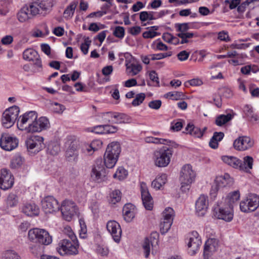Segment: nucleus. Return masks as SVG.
Segmentation results:
<instances>
[{
	"mask_svg": "<svg viewBox=\"0 0 259 259\" xmlns=\"http://www.w3.org/2000/svg\"><path fill=\"white\" fill-rule=\"evenodd\" d=\"M121 152L119 143L113 142L109 143L104 155V162L106 167L113 168L116 164Z\"/></svg>",
	"mask_w": 259,
	"mask_h": 259,
	"instance_id": "1",
	"label": "nucleus"
},
{
	"mask_svg": "<svg viewBox=\"0 0 259 259\" xmlns=\"http://www.w3.org/2000/svg\"><path fill=\"white\" fill-rule=\"evenodd\" d=\"M172 154V150L167 147L155 150L152 157L154 165L158 167L167 166L170 162Z\"/></svg>",
	"mask_w": 259,
	"mask_h": 259,
	"instance_id": "2",
	"label": "nucleus"
},
{
	"mask_svg": "<svg viewBox=\"0 0 259 259\" xmlns=\"http://www.w3.org/2000/svg\"><path fill=\"white\" fill-rule=\"evenodd\" d=\"M196 174L190 164H185L181 168L180 175L181 189L186 192L190 188L191 185L194 182Z\"/></svg>",
	"mask_w": 259,
	"mask_h": 259,
	"instance_id": "3",
	"label": "nucleus"
},
{
	"mask_svg": "<svg viewBox=\"0 0 259 259\" xmlns=\"http://www.w3.org/2000/svg\"><path fill=\"white\" fill-rule=\"evenodd\" d=\"M29 239L43 245H48L52 242V237L45 229L33 228L28 231Z\"/></svg>",
	"mask_w": 259,
	"mask_h": 259,
	"instance_id": "4",
	"label": "nucleus"
},
{
	"mask_svg": "<svg viewBox=\"0 0 259 259\" xmlns=\"http://www.w3.org/2000/svg\"><path fill=\"white\" fill-rule=\"evenodd\" d=\"M213 214L215 218L226 222H231L233 218V207L227 205L224 201L218 202L213 208Z\"/></svg>",
	"mask_w": 259,
	"mask_h": 259,
	"instance_id": "5",
	"label": "nucleus"
},
{
	"mask_svg": "<svg viewBox=\"0 0 259 259\" xmlns=\"http://www.w3.org/2000/svg\"><path fill=\"white\" fill-rule=\"evenodd\" d=\"M78 247L77 239H64L59 242L56 249L61 255H76L78 253Z\"/></svg>",
	"mask_w": 259,
	"mask_h": 259,
	"instance_id": "6",
	"label": "nucleus"
},
{
	"mask_svg": "<svg viewBox=\"0 0 259 259\" xmlns=\"http://www.w3.org/2000/svg\"><path fill=\"white\" fill-rule=\"evenodd\" d=\"M18 106H13L5 110L2 114V124L6 128L12 127L15 123L19 114Z\"/></svg>",
	"mask_w": 259,
	"mask_h": 259,
	"instance_id": "7",
	"label": "nucleus"
},
{
	"mask_svg": "<svg viewBox=\"0 0 259 259\" xmlns=\"http://www.w3.org/2000/svg\"><path fill=\"white\" fill-rule=\"evenodd\" d=\"M233 183V179L230 177L228 174L217 176L210 191L211 197L214 199L217 196V192L219 189L231 186Z\"/></svg>",
	"mask_w": 259,
	"mask_h": 259,
	"instance_id": "8",
	"label": "nucleus"
},
{
	"mask_svg": "<svg viewBox=\"0 0 259 259\" xmlns=\"http://www.w3.org/2000/svg\"><path fill=\"white\" fill-rule=\"evenodd\" d=\"M36 4H30L23 6L17 13V18L21 23H24L31 19L37 15L39 10Z\"/></svg>",
	"mask_w": 259,
	"mask_h": 259,
	"instance_id": "9",
	"label": "nucleus"
},
{
	"mask_svg": "<svg viewBox=\"0 0 259 259\" xmlns=\"http://www.w3.org/2000/svg\"><path fill=\"white\" fill-rule=\"evenodd\" d=\"M37 113L34 111L27 112L20 116L17 121V126L19 130L30 133L29 127L32 125L34 120L37 118Z\"/></svg>",
	"mask_w": 259,
	"mask_h": 259,
	"instance_id": "10",
	"label": "nucleus"
},
{
	"mask_svg": "<svg viewBox=\"0 0 259 259\" xmlns=\"http://www.w3.org/2000/svg\"><path fill=\"white\" fill-rule=\"evenodd\" d=\"M60 209L63 218L67 221H70L77 212V207L75 203L69 200L63 201Z\"/></svg>",
	"mask_w": 259,
	"mask_h": 259,
	"instance_id": "11",
	"label": "nucleus"
},
{
	"mask_svg": "<svg viewBox=\"0 0 259 259\" xmlns=\"http://www.w3.org/2000/svg\"><path fill=\"white\" fill-rule=\"evenodd\" d=\"M18 139L8 133H3L0 138V146L6 151H12L17 147Z\"/></svg>",
	"mask_w": 259,
	"mask_h": 259,
	"instance_id": "12",
	"label": "nucleus"
},
{
	"mask_svg": "<svg viewBox=\"0 0 259 259\" xmlns=\"http://www.w3.org/2000/svg\"><path fill=\"white\" fill-rule=\"evenodd\" d=\"M187 243L189 253L191 255L194 254L201 244V239L197 232L192 231L188 234Z\"/></svg>",
	"mask_w": 259,
	"mask_h": 259,
	"instance_id": "13",
	"label": "nucleus"
},
{
	"mask_svg": "<svg viewBox=\"0 0 259 259\" xmlns=\"http://www.w3.org/2000/svg\"><path fill=\"white\" fill-rule=\"evenodd\" d=\"M44 139L42 137L36 135L30 136L26 141L29 151L37 153L44 147Z\"/></svg>",
	"mask_w": 259,
	"mask_h": 259,
	"instance_id": "14",
	"label": "nucleus"
},
{
	"mask_svg": "<svg viewBox=\"0 0 259 259\" xmlns=\"http://www.w3.org/2000/svg\"><path fill=\"white\" fill-rule=\"evenodd\" d=\"M14 178L9 170L3 168L0 171V188L7 190L14 185Z\"/></svg>",
	"mask_w": 259,
	"mask_h": 259,
	"instance_id": "15",
	"label": "nucleus"
},
{
	"mask_svg": "<svg viewBox=\"0 0 259 259\" xmlns=\"http://www.w3.org/2000/svg\"><path fill=\"white\" fill-rule=\"evenodd\" d=\"M106 228L113 240L116 243H119L122 234V230L119 224L115 221L110 220L107 223Z\"/></svg>",
	"mask_w": 259,
	"mask_h": 259,
	"instance_id": "16",
	"label": "nucleus"
},
{
	"mask_svg": "<svg viewBox=\"0 0 259 259\" xmlns=\"http://www.w3.org/2000/svg\"><path fill=\"white\" fill-rule=\"evenodd\" d=\"M158 234L156 232H153L151 235L146 238L143 244V248L144 251L145 256L148 257L151 247H156L158 243Z\"/></svg>",
	"mask_w": 259,
	"mask_h": 259,
	"instance_id": "17",
	"label": "nucleus"
},
{
	"mask_svg": "<svg viewBox=\"0 0 259 259\" xmlns=\"http://www.w3.org/2000/svg\"><path fill=\"white\" fill-rule=\"evenodd\" d=\"M140 190L143 204L145 208L147 210H152L153 207V200L145 183H140Z\"/></svg>",
	"mask_w": 259,
	"mask_h": 259,
	"instance_id": "18",
	"label": "nucleus"
},
{
	"mask_svg": "<svg viewBox=\"0 0 259 259\" xmlns=\"http://www.w3.org/2000/svg\"><path fill=\"white\" fill-rule=\"evenodd\" d=\"M41 203L42 208L46 213H53L60 209L58 201L53 196L45 197Z\"/></svg>",
	"mask_w": 259,
	"mask_h": 259,
	"instance_id": "19",
	"label": "nucleus"
},
{
	"mask_svg": "<svg viewBox=\"0 0 259 259\" xmlns=\"http://www.w3.org/2000/svg\"><path fill=\"white\" fill-rule=\"evenodd\" d=\"M253 144V141L249 137L241 136L234 141L233 146L237 150L245 151L252 147Z\"/></svg>",
	"mask_w": 259,
	"mask_h": 259,
	"instance_id": "20",
	"label": "nucleus"
},
{
	"mask_svg": "<svg viewBox=\"0 0 259 259\" xmlns=\"http://www.w3.org/2000/svg\"><path fill=\"white\" fill-rule=\"evenodd\" d=\"M50 122L46 117H40L34 120L32 125H30L29 131L30 133H39L49 128Z\"/></svg>",
	"mask_w": 259,
	"mask_h": 259,
	"instance_id": "21",
	"label": "nucleus"
},
{
	"mask_svg": "<svg viewBox=\"0 0 259 259\" xmlns=\"http://www.w3.org/2000/svg\"><path fill=\"white\" fill-rule=\"evenodd\" d=\"M208 206L207 197L201 195L195 202V211L197 215L204 216L207 212Z\"/></svg>",
	"mask_w": 259,
	"mask_h": 259,
	"instance_id": "22",
	"label": "nucleus"
},
{
	"mask_svg": "<svg viewBox=\"0 0 259 259\" xmlns=\"http://www.w3.org/2000/svg\"><path fill=\"white\" fill-rule=\"evenodd\" d=\"M105 170L103 166L100 164H96L93 166L91 178L92 181L96 183H101L104 180Z\"/></svg>",
	"mask_w": 259,
	"mask_h": 259,
	"instance_id": "23",
	"label": "nucleus"
},
{
	"mask_svg": "<svg viewBox=\"0 0 259 259\" xmlns=\"http://www.w3.org/2000/svg\"><path fill=\"white\" fill-rule=\"evenodd\" d=\"M122 211L124 220L127 222H131L135 218L136 207L131 203L126 204L123 207Z\"/></svg>",
	"mask_w": 259,
	"mask_h": 259,
	"instance_id": "24",
	"label": "nucleus"
},
{
	"mask_svg": "<svg viewBox=\"0 0 259 259\" xmlns=\"http://www.w3.org/2000/svg\"><path fill=\"white\" fill-rule=\"evenodd\" d=\"M102 145V142L101 140H93L90 144H84L82 146V150L86 154L91 155L95 151L100 148Z\"/></svg>",
	"mask_w": 259,
	"mask_h": 259,
	"instance_id": "25",
	"label": "nucleus"
},
{
	"mask_svg": "<svg viewBox=\"0 0 259 259\" xmlns=\"http://www.w3.org/2000/svg\"><path fill=\"white\" fill-rule=\"evenodd\" d=\"M219 248V241L215 238H209L205 242L204 249V255H208L209 253H213Z\"/></svg>",
	"mask_w": 259,
	"mask_h": 259,
	"instance_id": "26",
	"label": "nucleus"
},
{
	"mask_svg": "<svg viewBox=\"0 0 259 259\" xmlns=\"http://www.w3.org/2000/svg\"><path fill=\"white\" fill-rule=\"evenodd\" d=\"M22 211L28 216L37 215L39 213L38 207L33 203H27L22 207Z\"/></svg>",
	"mask_w": 259,
	"mask_h": 259,
	"instance_id": "27",
	"label": "nucleus"
},
{
	"mask_svg": "<svg viewBox=\"0 0 259 259\" xmlns=\"http://www.w3.org/2000/svg\"><path fill=\"white\" fill-rule=\"evenodd\" d=\"M167 181V176L165 174H160L158 175L155 179L152 181V187L156 189L159 190L166 183Z\"/></svg>",
	"mask_w": 259,
	"mask_h": 259,
	"instance_id": "28",
	"label": "nucleus"
},
{
	"mask_svg": "<svg viewBox=\"0 0 259 259\" xmlns=\"http://www.w3.org/2000/svg\"><path fill=\"white\" fill-rule=\"evenodd\" d=\"M19 202L18 196L15 193H10L5 200L7 208H13L16 207Z\"/></svg>",
	"mask_w": 259,
	"mask_h": 259,
	"instance_id": "29",
	"label": "nucleus"
},
{
	"mask_svg": "<svg viewBox=\"0 0 259 259\" xmlns=\"http://www.w3.org/2000/svg\"><path fill=\"white\" fill-rule=\"evenodd\" d=\"M127 73L131 76L138 74L142 69L141 65L137 63H127L125 64Z\"/></svg>",
	"mask_w": 259,
	"mask_h": 259,
	"instance_id": "30",
	"label": "nucleus"
},
{
	"mask_svg": "<svg viewBox=\"0 0 259 259\" xmlns=\"http://www.w3.org/2000/svg\"><path fill=\"white\" fill-rule=\"evenodd\" d=\"M224 137V134L223 132H214L213 136L210 139L209 143V146L214 149L218 147L219 142L222 141Z\"/></svg>",
	"mask_w": 259,
	"mask_h": 259,
	"instance_id": "31",
	"label": "nucleus"
},
{
	"mask_svg": "<svg viewBox=\"0 0 259 259\" xmlns=\"http://www.w3.org/2000/svg\"><path fill=\"white\" fill-rule=\"evenodd\" d=\"M32 4H36L37 5L36 8L43 11L51 10L54 5L53 0H39L38 2Z\"/></svg>",
	"mask_w": 259,
	"mask_h": 259,
	"instance_id": "32",
	"label": "nucleus"
},
{
	"mask_svg": "<svg viewBox=\"0 0 259 259\" xmlns=\"http://www.w3.org/2000/svg\"><path fill=\"white\" fill-rule=\"evenodd\" d=\"M185 131L187 134H189L196 138L201 137L203 134V132L199 128L194 126L193 124L191 123L187 124L185 128Z\"/></svg>",
	"mask_w": 259,
	"mask_h": 259,
	"instance_id": "33",
	"label": "nucleus"
},
{
	"mask_svg": "<svg viewBox=\"0 0 259 259\" xmlns=\"http://www.w3.org/2000/svg\"><path fill=\"white\" fill-rule=\"evenodd\" d=\"M222 160L226 164L235 168L241 166V161L234 156H223L222 157Z\"/></svg>",
	"mask_w": 259,
	"mask_h": 259,
	"instance_id": "34",
	"label": "nucleus"
},
{
	"mask_svg": "<svg viewBox=\"0 0 259 259\" xmlns=\"http://www.w3.org/2000/svg\"><path fill=\"white\" fill-rule=\"evenodd\" d=\"M77 4L78 2L74 1L72 2L69 5L66 7L63 13L64 17L65 19H70L73 17Z\"/></svg>",
	"mask_w": 259,
	"mask_h": 259,
	"instance_id": "35",
	"label": "nucleus"
},
{
	"mask_svg": "<svg viewBox=\"0 0 259 259\" xmlns=\"http://www.w3.org/2000/svg\"><path fill=\"white\" fill-rule=\"evenodd\" d=\"M39 56L37 52L33 49L28 48L26 49L23 53V58L24 60L28 61H34Z\"/></svg>",
	"mask_w": 259,
	"mask_h": 259,
	"instance_id": "36",
	"label": "nucleus"
},
{
	"mask_svg": "<svg viewBox=\"0 0 259 259\" xmlns=\"http://www.w3.org/2000/svg\"><path fill=\"white\" fill-rule=\"evenodd\" d=\"M240 198V193L239 191H235L230 193L225 198L224 202H226L227 205L233 207V204L237 202Z\"/></svg>",
	"mask_w": 259,
	"mask_h": 259,
	"instance_id": "37",
	"label": "nucleus"
},
{
	"mask_svg": "<svg viewBox=\"0 0 259 259\" xmlns=\"http://www.w3.org/2000/svg\"><path fill=\"white\" fill-rule=\"evenodd\" d=\"M246 199L250 204L251 210H255L259 206V196L255 194H249Z\"/></svg>",
	"mask_w": 259,
	"mask_h": 259,
	"instance_id": "38",
	"label": "nucleus"
},
{
	"mask_svg": "<svg viewBox=\"0 0 259 259\" xmlns=\"http://www.w3.org/2000/svg\"><path fill=\"white\" fill-rule=\"evenodd\" d=\"M113 123H124L130 122V118L124 113L114 112Z\"/></svg>",
	"mask_w": 259,
	"mask_h": 259,
	"instance_id": "39",
	"label": "nucleus"
},
{
	"mask_svg": "<svg viewBox=\"0 0 259 259\" xmlns=\"http://www.w3.org/2000/svg\"><path fill=\"white\" fill-rule=\"evenodd\" d=\"M233 117V115L231 113L220 115L216 117L215 124L218 126H222L231 120Z\"/></svg>",
	"mask_w": 259,
	"mask_h": 259,
	"instance_id": "40",
	"label": "nucleus"
},
{
	"mask_svg": "<svg viewBox=\"0 0 259 259\" xmlns=\"http://www.w3.org/2000/svg\"><path fill=\"white\" fill-rule=\"evenodd\" d=\"M140 19L142 22L156 19L155 12L152 11H143L140 13Z\"/></svg>",
	"mask_w": 259,
	"mask_h": 259,
	"instance_id": "41",
	"label": "nucleus"
},
{
	"mask_svg": "<svg viewBox=\"0 0 259 259\" xmlns=\"http://www.w3.org/2000/svg\"><path fill=\"white\" fill-rule=\"evenodd\" d=\"M164 96L168 99L173 100H183L185 98V95L181 92H169L167 93Z\"/></svg>",
	"mask_w": 259,
	"mask_h": 259,
	"instance_id": "42",
	"label": "nucleus"
},
{
	"mask_svg": "<svg viewBox=\"0 0 259 259\" xmlns=\"http://www.w3.org/2000/svg\"><path fill=\"white\" fill-rule=\"evenodd\" d=\"M161 216V219H164V220L173 221L175 217V211L171 207H167L163 211Z\"/></svg>",
	"mask_w": 259,
	"mask_h": 259,
	"instance_id": "43",
	"label": "nucleus"
},
{
	"mask_svg": "<svg viewBox=\"0 0 259 259\" xmlns=\"http://www.w3.org/2000/svg\"><path fill=\"white\" fill-rule=\"evenodd\" d=\"M173 221L169 220H164L161 219L160 223V230L161 234H164L168 232L170 229Z\"/></svg>",
	"mask_w": 259,
	"mask_h": 259,
	"instance_id": "44",
	"label": "nucleus"
},
{
	"mask_svg": "<svg viewBox=\"0 0 259 259\" xmlns=\"http://www.w3.org/2000/svg\"><path fill=\"white\" fill-rule=\"evenodd\" d=\"M121 198V192L119 190H114L110 194V203L115 204L120 201Z\"/></svg>",
	"mask_w": 259,
	"mask_h": 259,
	"instance_id": "45",
	"label": "nucleus"
},
{
	"mask_svg": "<svg viewBox=\"0 0 259 259\" xmlns=\"http://www.w3.org/2000/svg\"><path fill=\"white\" fill-rule=\"evenodd\" d=\"M127 174V171L125 168L122 167H119L117 169L113 175V177L119 180H122L126 178Z\"/></svg>",
	"mask_w": 259,
	"mask_h": 259,
	"instance_id": "46",
	"label": "nucleus"
},
{
	"mask_svg": "<svg viewBox=\"0 0 259 259\" xmlns=\"http://www.w3.org/2000/svg\"><path fill=\"white\" fill-rule=\"evenodd\" d=\"M48 150L51 155H56L60 151V146L57 142H51L48 145Z\"/></svg>",
	"mask_w": 259,
	"mask_h": 259,
	"instance_id": "47",
	"label": "nucleus"
},
{
	"mask_svg": "<svg viewBox=\"0 0 259 259\" xmlns=\"http://www.w3.org/2000/svg\"><path fill=\"white\" fill-rule=\"evenodd\" d=\"M243 112L249 119L257 120L256 115L253 113L252 107L248 105H246L243 107Z\"/></svg>",
	"mask_w": 259,
	"mask_h": 259,
	"instance_id": "48",
	"label": "nucleus"
},
{
	"mask_svg": "<svg viewBox=\"0 0 259 259\" xmlns=\"http://www.w3.org/2000/svg\"><path fill=\"white\" fill-rule=\"evenodd\" d=\"M145 98L146 95L145 93H141L137 94L132 102V105L134 107L139 106L143 102Z\"/></svg>",
	"mask_w": 259,
	"mask_h": 259,
	"instance_id": "49",
	"label": "nucleus"
},
{
	"mask_svg": "<svg viewBox=\"0 0 259 259\" xmlns=\"http://www.w3.org/2000/svg\"><path fill=\"white\" fill-rule=\"evenodd\" d=\"M2 259H21V258L15 251L9 250L3 253Z\"/></svg>",
	"mask_w": 259,
	"mask_h": 259,
	"instance_id": "50",
	"label": "nucleus"
},
{
	"mask_svg": "<svg viewBox=\"0 0 259 259\" xmlns=\"http://www.w3.org/2000/svg\"><path fill=\"white\" fill-rule=\"evenodd\" d=\"M23 163V159L20 155H16L12 158L11 165L12 168H16L20 167Z\"/></svg>",
	"mask_w": 259,
	"mask_h": 259,
	"instance_id": "51",
	"label": "nucleus"
},
{
	"mask_svg": "<svg viewBox=\"0 0 259 259\" xmlns=\"http://www.w3.org/2000/svg\"><path fill=\"white\" fill-rule=\"evenodd\" d=\"M77 156V151L76 148L73 146H70L69 148L66 150V157L71 160L75 159Z\"/></svg>",
	"mask_w": 259,
	"mask_h": 259,
	"instance_id": "52",
	"label": "nucleus"
},
{
	"mask_svg": "<svg viewBox=\"0 0 259 259\" xmlns=\"http://www.w3.org/2000/svg\"><path fill=\"white\" fill-rule=\"evenodd\" d=\"M114 112H108L103 113L101 115L102 120L105 123H113Z\"/></svg>",
	"mask_w": 259,
	"mask_h": 259,
	"instance_id": "53",
	"label": "nucleus"
},
{
	"mask_svg": "<svg viewBox=\"0 0 259 259\" xmlns=\"http://www.w3.org/2000/svg\"><path fill=\"white\" fill-rule=\"evenodd\" d=\"M250 204L249 203V201L246 198L245 200L241 201L240 203V208L241 211L243 212H249L250 211H252L251 210L250 208Z\"/></svg>",
	"mask_w": 259,
	"mask_h": 259,
	"instance_id": "54",
	"label": "nucleus"
},
{
	"mask_svg": "<svg viewBox=\"0 0 259 259\" xmlns=\"http://www.w3.org/2000/svg\"><path fill=\"white\" fill-rule=\"evenodd\" d=\"M113 35L120 39H122L124 37L125 35L124 28L122 26H116L113 32Z\"/></svg>",
	"mask_w": 259,
	"mask_h": 259,
	"instance_id": "55",
	"label": "nucleus"
},
{
	"mask_svg": "<svg viewBox=\"0 0 259 259\" xmlns=\"http://www.w3.org/2000/svg\"><path fill=\"white\" fill-rule=\"evenodd\" d=\"M63 232L66 236H68L70 240L77 239L74 232L70 226H65L63 230Z\"/></svg>",
	"mask_w": 259,
	"mask_h": 259,
	"instance_id": "56",
	"label": "nucleus"
},
{
	"mask_svg": "<svg viewBox=\"0 0 259 259\" xmlns=\"http://www.w3.org/2000/svg\"><path fill=\"white\" fill-rule=\"evenodd\" d=\"M91 44V40L88 37L85 38L84 42L81 45L80 50L84 55H87L88 53Z\"/></svg>",
	"mask_w": 259,
	"mask_h": 259,
	"instance_id": "57",
	"label": "nucleus"
},
{
	"mask_svg": "<svg viewBox=\"0 0 259 259\" xmlns=\"http://www.w3.org/2000/svg\"><path fill=\"white\" fill-rule=\"evenodd\" d=\"M172 55L171 52H168L167 53H158L156 54H152L151 56V60H160L163 58H165L167 57H170Z\"/></svg>",
	"mask_w": 259,
	"mask_h": 259,
	"instance_id": "58",
	"label": "nucleus"
},
{
	"mask_svg": "<svg viewBox=\"0 0 259 259\" xmlns=\"http://www.w3.org/2000/svg\"><path fill=\"white\" fill-rule=\"evenodd\" d=\"M243 160V164L245 167V169L246 170L252 169L253 161V158L250 156H247L244 157Z\"/></svg>",
	"mask_w": 259,
	"mask_h": 259,
	"instance_id": "59",
	"label": "nucleus"
},
{
	"mask_svg": "<svg viewBox=\"0 0 259 259\" xmlns=\"http://www.w3.org/2000/svg\"><path fill=\"white\" fill-rule=\"evenodd\" d=\"M152 48L155 50L166 51L168 47L161 41H154L152 45Z\"/></svg>",
	"mask_w": 259,
	"mask_h": 259,
	"instance_id": "60",
	"label": "nucleus"
},
{
	"mask_svg": "<svg viewBox=\"0 0 259 259\" xmlns=\"http://www.w3.org/2000/svg\"><path fill=\"white\" fill-rule=\"evenodd\" d=\"M51 106L54 111L57 113H62L65 109L64 105L57 102L52 103Z\"/></svg>",
	"mask_w": 259,
	"mask_h": 259,
	"instance_id": "61",
	"label": "nucleus"
},
{
	"mask_svg": "<svg viewBox=\"0 0 259 259\" xmlns=\"http://www.w3.org/2000/svg\"><path fill=\"white\" fill-rule=\"evenodd\" d=\"M97 253L104 257H106L109 254V249L106 246L98 245L96 248Z\"/></svg>",
	"mask_w": 259,
	"mask_h": 259,
	"instance_id": "62",
	"label": "nucleus"
},
{
	"mask_svg": "<svg viewBox=\"0 0 259 259\" xmlns=\"http://www.w3.org/2000/svg\"><path fill=\"white\" fill-rule=\"evenodd\" d=\"M79 222L80 227L79 234L80 237L82 238H85L86 237V233L87 232L85 223L84 220L82 219H80Z\"/></svg>",
	"mask_w": 259,
	"mask_h": 259,
	"instance_id": "63",
	"label": "nucleus"
},
{
	"mask_svg": "<svg viewBox=\"0 0 259 259\" xmlns=\"http://www.w3.org/2000/svg\"><path fill=\"white\" fill-rule=\"evenodd\" d=\"M250 46V44H241L237 41L231 45L230 47L233 49L245 50Z\"/></svg>",
	"mask_w": 259,
	"mask_h": 259,
	"instance_id": "64",
	"label": "nucleus"
}]
</instances>
